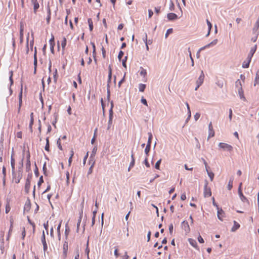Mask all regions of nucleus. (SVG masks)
Returning <instances> with one entry per match:
<instances>
[{"mask_svg": "<svg viewBox=\"0 0 259 259\" xmlns=\"http://www.w3.org/2000/svg\"><path fill=\"white\" fill-rule=\"evenodd\" d=\"M258 28H259V19H257V20H256V21L254 24L253 28V31H257V29H258Z\"/></svg>", "mask_w": 259, "mask_h": 259, "instance_id": "33", "label": "nucleus"}, {"mask_svg": "<svg viewBox=\"0 0 259 259\" xmlns=\"http://www.w3.org/2000/svg\"><path fill=\"white\" fill-rule=\"evenodd\" d=\"M123 55H124L123 52L122 51H120V52H119L118 55V59H119V60H121Z\"/></svg>", "mask_w": 259, "mask_h": 259, "instance_id": "52", "label": "nucleus"}, {"mask_svg": "<svg viewBox=\"0 0 259 259\" xmlns=\"http://www.w3.org/2000/svg\"><path fill=\"white\" fill-rule=\"evenodd\" d=\"M10 77H9V80L10 81V87L13 85V71H11L10 72Z\"/></svg>", "mask_w": 259, "mask_h": 259, "instance_id": "42", "label": "nucleus"}, {"mask_svg": "<svg viewBox=\"0 0 259 259\" xmlns=\"http://www.w3.org/2000/svg\"><path fill=\"white\" fill-rule=\"evenodd\" d=\"M189 242L190 243V244L193 247H196L197 246V242L196 241L194 240L193 239H192V238H189Z\"/></svg>", "mask_w": 259, "mask_h": 259, "instance_id": "31", "label": "nucleus"}, {"mask_svg": "<svg viewBox=\"0 0 259 259\" xmlns=\"http://www.w3.org/2000/svg\"><path fill=\"white\" fill-rule=\"evenodd\" d=\"M143 40L145 44H148L147 34L146 33H145V36L143 37Z\"/></svg>", "mask_w": 259, "mask_h": 259, "instance_id": "61", "label": "nucleus"}, {"mask_svg": "<svg viewBox=\"0 0 259 259\" xmlns=\"http://www.w3.org/2000/svg\"><path fill=\"white\" fill-rule=\"evenodd\" d=\"M41 241L43 245L44 251L45 253L48 250V245H47L46 240V237H45V234L44 231H43V232H42V236L41 237Z\"/></svg>", "mask_w": 259, "mask_h": 259, "instance_id": "4", "label": "nucleus"}, {"mask_svg": "<svg viewBox=\"0 0 259 259\" xmlns=\"http://www.w3.org/2000/svg\"><path fill=\"white\" fill-rule=\"evenodd\" d=\"M172 31H173V29L172 28H169V29H167L166 33L165 34V37L167 38L168 37V35L170 33H171L172 32Z\"/></svg>", "mask_w": 259, "mask_h": 259, "instance_id": "46", "label": "nucleus"}, {"mask_svg": "<svg viewBox=\"0 0 259 259\" xmlns=\"http://www.w3.org/2000/svg\"><path fill=\"white\" fill-rule=\"evenodd\" d=\"M42 170H43L44 174L45 176H47V166H46V162H45L43 165Z\"/></svg>", "mask_w": 259, "mask_h": 259, "instance_id": "44", "label": "nucleus"}, {"mask_svg": "<svg viewBox=\"0 0 259 259\" xmlns=\"http://www.w3.org/2000/svg\"><path fill=\"white\" fill-rule=\"evenodd\" d=\"M141 102L145 105L148 106L147 100L143 97L141 99Z\"/></svg>", "mask_w": 259, "mask_h": 259, "instance_id": "63", "label": "nucleus"}, {"mask_svg": "<svg viewBox=\"0 0 259 259\" xmlns=\"http://www.w3.org/2000/svg\"><path fill=\"white\" fill-rule=\"evenodd\" d=\"M24 24L22 22L20 23V42L22 44L23 41Z\"/></svg>", "mask_w": 259, "mask_h": 259, "instance_id": "8", "label": "nucleus"}, {"mask_svg": "<svg viewBox=\"0 0 259 259\" xmlns=\"http://www.w3.org/2000/svg\"><path fill=\"white\" fill-rule=\"evenodd\" d=\"M88 246H89V241L87 242V247L85 248V252L87 255V259H90V257H89L90 249L89 248Z\"/></svg>", "mask_w": 259, "mask_h": 259, "instance_id": "37", "label": "nucleus"}, {"mask_svg": "<svg viewBox=\"0 0 259 259\" xmlns=\"http://www.w3.org/2000/svg\"><path fill=\"white\" fill-rule=\"evenodd\" d=\"M81 220H82V218H81L80 217H79V218L78 219L77 223V229H76V232H78L79 228V226H80V224Z\"/></svg>", "mask_w": 259, "mask_h": 259, "instance_id": "45", "label": "nucleus"}, {"mask_svg": "<svg viewBox=\"0 0 259 259\" xmlns=\"http://www.w3.org/2000/svg\"><path fill=\"white\" fill-rule=\"evenodd\" d=\"M49 148H50L49 140V138L48 137L46 138V145L45 146V149L47 151H49V150H50Z\"/></svg>", "mask_w": 259, "mask_h": 259, "instance_id": "36", "label": "nucleus"}, {"mask_svg": "<svg viewBox=\"0 0 259 259\" xmlns=\"http://www.w3.org/2000/svg\"><path fill=\"white\" fill-rule=\"evenodd\" d=\"M217 210V215L218 219L221 221H223V218L225 216V212L222 208H219Z\"/></svg>", "mask_w": 259, "mask_h": 259, "instance_id": "10", "label": "nucleus"}, {"mask_svg": "<svg viewBox=\"0 0 259 259\" xmlns=\"http://www.w3.org/2000/svg\"><path fill=\"white\" fill-rule=\"evenodd\" d=\"M173 229H174V226H173V225H172V224H170L169 225V233H170V234H172V232H173Z\"/></svg>", "mask_w": 259, "mask_h": 259, "instance_id": "58", "label": "nucleus"}, {"mask_svg": "<svg viewBox=\"0 0 259 259\" xmlns=\"http://www.w3.org/2000/svg\"><path fill=\"white\" fill-rule=\"evenodd\" d=\"M141 70L140 72V74L141 76H143L144 77H145L147 75V71L145 69L143 68L142 67H140Z\"/></svg>", "mask_w": 259, "mask_h": 259, "instance_id": "25", "label": "nucleus"}, {"mask_svg": "<svg viewBox=\"0 0 259 259\" xmlns=\"http://www.w3.org/2000/svg\"><path fill=\"white\" fill-rule=\"evenodd\" d=\"M150 148H151V147L147 146H146L144 152H145V154L146 155V157H148L149 155V153L150 150Z\"/></svg>", "mask_w": 259, "mask_h": 259, "instance_id": "39", "label": "nucleus"}, {"mask_svg": "<svg viewBox=\"0 0 259 259\" xmlns=\"http://www.w3.org/2000/svg\"><path fill=\"white\" fill-rule=\"evenodd\" d=\"M148 142H147L146 146L151 147V141H152V140L153 138V136L151 132H149L148 133Z\"/></svg>", "mask_w": 259, "mask_h": 259, "instance_id": "22", "label": "nucleus"}, {"mask_svg": "<svg viewBox=\"0 0 259 259\" xmlns=\"http://www.w3.org/2000/svg\"><path fill=\"white\" fill-rule=\"evenodd\" d=\"M44 182V180H43V177L42 176H40L39 179V181L38 182V183H37V185L38 187H40V185H41V184Z\"/></svg>", "mask_w": 259, "mask_h": 259, "instance_id": "50", "label": "nucleus"}, {"mask_svg": "<svg viewBox=\"0 0 259 259\" xmlns=\"http://www.w3.org/2000/svg\"><path fill=\"white\" fill-rule=\"evenodd\" d=\"M2 172H3V177H6V168L5 167V166H3V167Z\"/></svg>", "mask_w": 259, "mask_h": 259, "instance_id": "62", "label": "nucleus"}, {"mask_svg": "<svg viewBox=\"0 0 259 259\" xmlns=\"http://www.w3.org/2000/svg\"><path fill=\"white\" fill-rule=\"evenodd\" d=\"M207 175L209 177L210 181H212L214 177V174L211 171H207Z\"/></svg>", "mask_w": 259, "mask_h": 259, "instance_id": "38", "label": "nucleus"}, {"mask_svg": "<svg viewBox=\"0 0 259 259\" xmlns=\"http://www.w3.org/2000/svg\"><path fill=\"white\" fill-rule=\"evenodd\" d=\"M33 122H34V120H30L29 128L31 132H32V126L33 124Z\"/></svg>", "mask_w": 259, "mask_h": 259, "instance_id": "57", "label": "nucleus"}, {"mask_svg": "<svg viewBox=\"0 0 259 259\" xmlns=\"http://www.w3.org/2000/svg\"><path fill=\"white\" fill-rule=\"evenodd\" d=\"M258 80H259V74L257 73L256 74V77L254 80V85L255 86L256 84H257L258 83Z\"/></svg>", "mask_w": 259, "mask_h": 259, "instance_id": "54", "label": "nucleus"}, {"mask_svg": "<svg viewBox=\"0 0 259 259\" xmlns=\"http://www.w3.org/2000/svg\"><path fill=\"white\" fill-rule=\"evenodd\" d=\"M241 185H242V183H240V185H239V188H238V194H239V197H240V199H241V200L243 202H248V200L243 195V194L242 193V191H241Z\"/></svg>", "mask_w": 259, "mask_h": 259, "instance_id": "9", "label": "nucleus"}, {"mask_svg": "<svg viewBox=\"0 0 259 259\" xmlns=\"http://www.w3.org/2000/svg\"><path fill=\"white\" fill-rule=\"evenodd\" d=\"M208 182L205 181L204 187V197H209L211 195V191L210 188L207 187Z\"/></svg>", "mask_w": 259, "mask_h": 259, "instance_id": "2", "label": "nucleus"}, {"mask_svg": "<svg viewBox=\"0 0 259 259\" xmlns=\"http://www.w3.org/2000/svg\"><path fill=\"white\" fill-rule=\"evenodd\" d=\"M250 63L247 60H244L242 63V67L243 68H247L249 66Z\"/></svg>", "mask_w": 259, "mask_h": 259, "instance_id": "32", "label": "nucleus"}, {"mask_svg": "<svg viewBox=\"0 0 259 259\" xmlns=\"http://www.w3.org/2000/svg\"><path fill=\"white\" fill-rule=\"evenodd\" d=\"M97 146H95L92 151V153L91 154V156L90 157V158L91 159L92 158H94L96 154V152H97Z\"/></svg>", "mask_w": 259, "mask_h": 259, "instance_id": "26", "label": "nucleus"}, {"mask_svg": "<svg viewBox=\"0 0 259 259\" xmlns=\"http://www.w3.org/2000/svg\"><path fill=\"white\" fill-rule=\"evenodd\" d=\"M60 138H59L58 140H57V144L58 145V148L61 150H62V147L61 145V143H60Z\"/></svg>", "mask_w": 259, "mask_h": 259, "instance_id": "53", "label": "nucleus"}, {"mask_svg": "<svg viewBox=\"0 0 259 259\" xmlns=\"http://www.w3.org/2000/svg\"><path fill=\"white\" fill-rule=\"evenodd\" d=\"M113 101L111 102V107L109 110V120L108 122V127L107 130H109L110 128V127L112 123V119L113 117Z\"/></svg>", "mask_w": 259, "mask_h": 259, "instance_id": "1", "label": "nucleus"}, {"mask_svg": "<svg viewBox=\"0 0 259 259\" xmlns=\"http://www.w3.org/2000/svg\"><path fill=\"white\" fill-rule=\"evenodd\" d=\"M219 147L220 148H222L223 150L229 152H231L233 150V147L231 145L226 143H220L219 144Z\"/></svg>", "mask_w": 259, "mask_h": 259, "instance_id": "3", "label": "nucleus"}, {"mask_svg": "<svg viewBox=\"0 0 259 259\" xmlns=\"http://www.w3.org/2000/svg\"><path fill=\"white\" fill-rule=\"evenodd\" d=\"M169 9L171 11H174L175 9V5L172 1H170Z\"/></svg>", "mask_w": 259, "mask_h": 259, "instance_id": "41", "label": "nucleus"}, {"mask_svg": "<svg viewBox=\"0 0 259 259\" xmlns=\"http://www.w3.org/2000/svg\"><path fill=\"white\" fill-rule=\"evenodd\" d=\"M235 87L236 88H237L238 89H242V84H241V81L240 80V79H237L236 81V82H235Z\"/></svg>", "mask_w": 259, "mask_h": 259, "instance_id": "30", "label": "nucleus"}, {"mask_svg": "<svg viewBox=\"0 0 259 259\" xmlns=\"http://www.w3.org/2000/svg\"><path fill=\"white\" fill-rule=\"evenodd\" d=\"M35 168L34 169V174L36 177H38L39 176V171H38V169L36 166V164L35 163Z\"/></svg>", "mask_w": 259, "mask_h": 259, "instance_id": "48", "label": "nucleus"}, {"mask_svg": "<svg viewBox=\"0 0 259 259\" xmlns=\"http://www.w3.org/2000/svg\"><path fill=\"white\" fill-rule=\"evenodd\" d=\"M70 232V229L69 227L68 226V224H66L65 225V239L67 240L68 238V236Z\"/></svg>", "mask_w": 259, "mask_h": 259, "instance_id": "24", "label": "nucleus"}, {"mask_svg": "<svg viewBox=\"0 0 259 259\" xmlns=\"http://www.w3.org/2000/svg\"><path fill=\"white\" fill-rule=\"evenodd\" d=\"M256 50V45H255L253 48H251L248 55L251 56V57H252L253 56V54L255 52Z\"/></svg>", "mask_w": 259, "mask_h": 259, "instance_id": "27", "label": "nucleus"}, {"mask_svg": "<svg viewBox=\"0 0 259 259\" xmlns=\"http://www.w3.org/2000/svg\"><path fill=\"white\" fill-rule=\"evenodd\" d=\"M88 22L89 25V29L91 31H92L93 29V22L91 18H89L88 20Z\"/></svg>", "mask_w": 259, "mask_h": 259, "instance_id": "28", "label": "nucleus"}, {"mask_svg": "<svg viewBox=\"0 0 259 259\" xmlns=\"http://www.w3.org/2000/svg\"><path fill=\"white\" fill-rule=\"evenodd\" d=\"M68 249V241L66 240L64 241L63 245V255L64 258L65 257H66V256H67Z\"/></svg>", "mask_w": 259, "mask_h": 259, "instance_id": "7", "label": "nucleus"}, {"mask_svg": "<svg viewBox=\"0 0 259 259\" xmlns=\"http://www.w3.org/2000/svg\"><path fill=\"white\" fill-rule=\"evenodd\" d=\"M182 228L185 231L186 233H188L190 231V228L189 227L188 222L184 221L182 223Z\"/></svg>", "mask_w": 259, "mask_h": 259, "instance_id": "6", "label": "nucleus"}, {"mask_svg": "<svg viewBox=\"0 0 259 259\" xmlns=\"http://www.w3.org/2000/svg\"><path fill=\"white\" fill-rule=\"evenodd\" d=\"M79 252L78 249L76 251V255L75 256L74 259H79Z\"/></svg>", "mask_w": 259, "mask_h": 259, "instance_id": "64", "label": "nucleus"}, {"mask_svg": "<svg viewBox=\"0 0 259 259\" xmlns=\"http://www.w3.org/2000/svg\"><path fill=\"white\" fill-rule=\"evenodd\" d=\"M13 152L12 153V155L11 156V165L12 167V174L14 175L15 174V159L13 157Z\"/></svg>", "mask_w": 259, "mask_h": 259, "instance_id": "13", "label": "nucleus"}, {"mask_svg": "<svg viewBox=\"0 0 259 259\" xmlns=\"http://www.w3.org/2000/svg\"><path fill=\"white\" fill-rule=\"evenodd\" d=\"M206 23L208 25V30H209V31H210L211 28H212V24L208 19L206 20Z\"/></svg>", "mask_w": 259, "mask_h": 259, "instance_id": "51", "label": "nucleus"}, {"mask_svg": "<svg viewBox=\"0 0 259 259\" xmlns=\"http://www.w3.org/2000/svg\"><path fill=\"white\" fill-rule=\"evenodd\" d=\"M30 188V181H26L25 185V191L26 193H28L29 192Z\"/></svg>", "mask_w": 259, "mask_h": 259, "instance_id": "21", "label": "nucleus"}, {"mask_svg": "<svg viewBox=\"0 0 259 259\" xmlns=\"http://www.w3.org/2000/svg\"><path fill=\"white\" fill-rule=\"evenodd\" d=\"M66 39L65 37H63V39L61 42V46L62 48L64 49L66 45Z\"/></svg>", "mask_w": 259, "mask_h": 259, "instance_id": "43", "label": "nucleus"}, {"mask_svg": "<svg viewBox=\"0 0 259 259\" xmlns=\"http://www.w3.org/2000/svg\"><path fill=\"white\" fill-rule=\"evenodd\" d=\"M92 161H93V163H92V164L91 165L89 169V170H88V176H89V175L91 174L92 173V172H93V167L94 166L95 161V160H92Z\"/></svg>", "mask_w": 259, "mask_h": 259, "instance_id": "34", "label": "nucleus"}, {"mask_svg": "<svg viewBox=\"0 0 259 259\" xmlns=\"http://www.w3.org/2000/svg\"><path fill=\"white\" fill-rule=\"evenodd\" d=\"M240 227V225L235 221H234V225L231 229L232 232H235Z\"/></svg>", "mask_w": 259, "mask_h": 259, "instance_id": "23", "label": "nucleus"}, {"mask_svg": "<svg viewBox=\"0 0 259 259\" xmlns=\"http://www.w3.org/2000/svg\"><path fill=\"white\" fill-rule=\"evenodd\" d=\"M127 58V56H125L124 57V59H123L122 61V66L125 68H126V62Z\"/></svg>", "mask_w": 259, "mask_h": 259, "instance_id": "56", "label": "nucleus"}, {"mask_svg": "<svg viewBox=\"0 0 259 259\" xmlns=\"http://www.w3.org/2000/svg\"><path fill=\"white\" fill-rule=\"evenodd\" d=\"M53 75H54V81H55V82H56L57 80V77H58V73H57V69H55V70L54 72L53 73Z\"/></svg>", "mask_w": 259, "mask_h": 259, "instance_id": "47", "label": "nucleus"}, {"mask_svg": "<svg viewBox=\"0 0 259 259\" xmlns=\"http://www.w3.org/2000/svg\"><path fill=\"white\" fill-rule=\"evenodd\" d=\"M217 42H218V39H214L212 41H211L209 44H208L207 45H206L205 46L201 48L199 50V51H200L202 50H203L205 48H209V47H210L211 46H214V45H215L217 44Z\"/></svg>", "mask_w": 259, "mask_h": 259, "instance_id": "16", "label": "nucleus"}, {"mask_svg": "<svg viewBox=\"0 0 259 259\" xmlns=\"http://www.w3.org/2000/svg\"><path fill=\"white\" fill-rule=\"evenodd\" d=\"M144 162L145 165L147 167H150V164H149V162L148 161L147 157H146L144 161Z\"/></svg>", "mask_w": 259, "mask_h": 259, "instance_id": "59", "label": "nucleus"}, {"mask_svg": "<svg viewBox=\"0 0 259 259\" xmlns=\"http://www.w3.org/2000/svg\"><path fill=\"white\" fill-rule=\"evenodd\" d=\"M50 45V49L51 51V52L52 53H54V48L55 46V41H54V37L52 35V38L49 40Z\"/></svg>", "mask_w": 259, "mask_h": 259, "instance_id": "15", "label": "nucleus"}, {"mask_svg": "<svg viewBox=\"0 0 259 259\" xmlns=\"http://www.w3.org/2000/svg\"><path fill=\"white\" fill-rule=\"evenodd\" d=\"M233 187V181L230 180L228 185V189L231 190Z\"/></svg>", "mask_w": 259, "mask_h": 259, "instance_id": "55", "label": "nucleus"}, {"mask_svg": "<svg viewBox=\"0 0 259 259\" xmlns=\"http://www.w3.org/2000/svg\"><path fill=\"white\" fill-rule=\"evenodd\" d=\"M208 130H209V136H208V138H210V137H212L214 136V132L213 130V127H212V122H210L209 123V125H208Z\"/></svg>", "mask_w": 259, "mask_h": 259, "instance_id": "14", "label": "nucleus"}, {"mask_svg": "<svg viewBox=\"0 0 259 259\" xmlns=\"http://www.w3.org/2000/svg\"><path fill=\"white\" fill-rule=\"evenodd\" d=\"M167 18L169 21H174L178 19V16L175 13H169L167 14Z\"/></svg>", "mask_w": 259, "mask_h": 259, "instance_id": "11", "label": "nucleus"}, {"mask_svg": "<svg viewBox=\"0 0 259 259\" xmlns=\"http://www.w3.org/2000/svg\"><path fill=\"white\" fill-rule=\"evenodd\" d=\"M22 104V89L19 94V107L18 108V113H20L21 107Z\"/></svg>", "mask_w": 259, "mask_h": 259, "instance_id": "12", "label": "nucleus"}, {"mask_svg": "<svg viewBox=\"0 0 259 259\" xmlns=\"http://www.w3.org/2000/svg\"><path fill=\"white\" fill-rule=\"evenodd\" d=\"M30 208H31L30 201L29 199H28L26 201V202L24 205V211H28L30 209Z\"/></svg>", "mask_w": 259, "mask_h": 259, "instance_id": "19", "label": "nucleus"}, {"mask_svg": "<svg viewBox=\"0 0 259 259\" xmlns=\"http://www.w3.org/2000/svg\"><path fill=\"white\" fill-rule=\"evenodd\" d=\"M200 114L199 113H196L194 115V119H195V121H197L200 118Z\"/></svg>", "mask_w": 259, "mask_h": 259, "instance_id": "60", "label": "nucleus"}, {"mask_svg": "<svg viewBox=\"0 0 259 259\" xmlns=\"http://www.w3.org/2000/svg\"><path fill=\"white\" fill-rule=\"evenodd\" d=\"M32 4H33V10H34V13L35 14L36 13V12H37V9L39 8V5L38 4V3L37 2V0H33V1H31Z\"/></svg>", "mask_w": 259, "mask_h": 259, "instance_id": "17", "label": "nucleus"}, {"mask_svg": "<svg viewBox=\"0 0 259 259\" xmlns=\"http://www.w3.org/2000/svg\"><path fill=\"white\" fill-rule=\"evenodd\" d=\"M161 159H160L156 162L155 165V167L156 169H159L160 164L161 163Z\"/></svg>", "mask_w": 259, "mask_h": 259, "instance_id": "40", "label": "nucleus"}, {"mask_svg": "<svg viewBox=\"0 0 259 259\" xmlns=\"http://www.w3.org/2000/svg\"><path fill=\"white\" fill-rule=\"evenodd\" d=\"M204 74L203 73V70H201V74L196 82V84H198V87H200L202 84V83L204 81Z\"/></svg>", "mask_w": 259, "mask_h": 259, "instance_id": "5", "label": "nucleus"}, {"mask_svg": "<svg viewBox=\"0 0 259 259\" xmlns=\"http://www.w3.org/2000/svg\"><path fill=\"white\" fill-rule=\"evenodd\" d=\"M146 87V84H143V83H140L139 84V91L141 92H143L145 90Z\"/></svg>", "mask_w": 259, "mask_h": 259, "instance_id": "29", "label": "nucleus"}, {"mask_svg": "<svg viewBox=\"0 0 259 259\" xmlns=\"http://www.w3.org/2000/svg\"><path fill=\"white\" fill-rule=\"evenodd\" d=\"M61 224H62V221L59 223V224L57 227V228L58 236L60 235V228L61 226Z\"/></svg>", "mask_w": 259, "mask_h": 259, "instance_id": "49", "label": "nucleus"}, {"mask_svg": "<svg viewBox=\"0 0 259 259\" xmlns=\"http://www.w3.org/2000/svg\"><path fill=\"white\" fill-rule=\"evenodd\" d=\"M31 169V162L30 161H27L26 163V170L29 171Z\"/></svg>", "mask_w": 259, "mask_h": 259, "instance_id": "35", "label": "nucleus"}, {"mask_svg": "<svg viewBox=\"0 0 259 259\" xmlns=\"http://www.w3.org/2000/svg\"><path fill=\"white\" fill-rule=\"evenodd\" d=\"M131 158H132V160H131V161L130 162L129 167L128 168V171H130L131 168L133 167V166H134L135 163V158H134V154H133V151L132 152Z\"/></svg>", "mask_w": 259, "mask_h": 259, "instance_id": "18", "label": "nucleus"}, {"mask_svg": "<svg viewBox=\"0 0 259 259\" xmlns=\"http://www.w3.org/2000/svg\"><path fill=\"white\" fill-rule=\"evenodd\" d=\"M238 93L240 98L245 101L246 98L244 96V92L242 88L238 89Z\"/></svg>", "mask_w": 259, "mask_h": 259, "instance_id": "20", "label": "nucleus"}]
</instances>
